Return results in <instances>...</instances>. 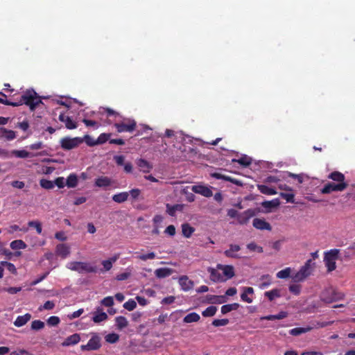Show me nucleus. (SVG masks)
Returning a JSON list of instances; mask_svg holds the SVG:
<instances>
[{"label":"nucleus","instance_id":"1","mask_svg":"<svg viewBox=\"0 0 355 355\" xmlns=\"http://www.w3.org/2000/svg\"><path fill=\"white\" fill-rule=\"evenodd\" d=\"M315 268V263L311 259H308L305 263L297 272L287 267L279 271L276 276L279 279H287L290 277L293 283H300L305 281L313 274Z\"/></svg>","mask_w":355,"mask_h":355},{"label":"nucleus","instance_id":"2","mask_svg":"<svg viewBox=\"0 0 355 355\" xmlns=\"http://www.w3.org/2000/svg\"><path fill=\"white\" fill-rule=\"evenodd\" d=\"M211 278L214 282H225L234 275V269L232 266L218 264L216 269L210 271Z\"/></svg>","mask_w":355,"mask_h":355},{"label":"nucleus","instance_id":"3","mask_svg":"<svg viewBox=\"0 0 355 355\" xmlns=\"http://www.w3.org/2000/svg\"><path fill=\"white\" fill-rule=\"evenodd\" d=\"M15 103L17 104V107L25 104L31 111H34L40 103H42V101L34 90H27L21 96L18 101H15Z\"/></svg>","mask_w":355,"mask_h":355},{"label":"nucleus","instance_id":"4","mask_svg":"<svg viewBox=\"0 0 355 355\" xmlns=\"http://www.w3.org/2000/svg\"><path fill=\"white\" fill-rule=\"evenodd\" d=\"M67 268L79 274L96 273L98 268L89 262L71 261L67 264Z\"/></svg>","mask_w":355,"mask_h":355},{"label":"nucleus","instance_id":"5","mask_svg":"<svg viewBox=\"0 0 355 355\" xmlns=\"http://www.w3.org/2000/svg\"><path fill=\"white\" fill-rule=\"evenodd\" d=\"M339 249H331L324 253V262L328 272H331L336 268V260L338 259Z\"/></svg>","mask_w":355,"mask_h":355},{"label":"nucleus","instance_id":"6","mask_svg":"<svg viewBox=\"0 0 355 355\" xmlns=\"http://www.w3.org/2000/svg\"><path fill=\"white\" fill-rule=\"evenodd\" d=\"M114 126L119 133L132 132L137 127V122L130 118H123L121 121L114 123Z\"/></svg>","mask_w":355,"mask_h":355},{"label":"nucleus","instance_id":"7","mask_svg":"<svg viewBox=\"0 0 355 355\" xmlns=\"http://www.w3.org/2000/svg\"><path fill=\"white\" fill-rule=\"evenodd\" d=\"M91 338L86 345H82L80 349L83 351H96L101 347V338L95 332L90 334Z\"/></svg>","mask_w":355,"mask_h":355},{"label":"nucleus","instance_id":"8","mask_svg":"<svg viewBox=\"0 0 355 355\" xmlns=\"http://www.w3.org/2000/svg\"><path fill=\"white\" fill-rule=\"evenodd\" d=\"M344 294L337 290H324L321 294V300L326 303H331L343 299Z\"/></svg>","mask_w":355,"mask_h":355},{"label":"nucleus","instance_id":"9","mask_svg":"<svg viewBox=\"0 0 355 355\" xmlns=\"http://www.w3.org/2000/svg\"><path fill=\"white\" fill-rule=\"evenodd\" d=\"M83 142L80 137L70 138L69 137H63L60 139V146L63 150H69L78 147Z\"/></svg>","mask_w":355,"mask_h":355},{"label":"nucleus","instance_id":"10","mask_svg":"<svg viewBox=\"0 0 355 355\" xmlns=\"http://www.w3.org/2000/svg\"><path fill=\"white\" fill-rule=\"evenodd\" d=\"M347 186L348 184L347 182H328L320 190V192L322 194H329L333 191H343L347 187Z\"/></svg>","mask_w":355,"mask_h":355},{"label":"nucleus","instance_id":"11","mask_svg":"<svg viewBox=\"0 0 355 355\" xmlns=\"http://www.w3.org/2000/svg\"><path fill=\"white\" fill-rule=\"evenodd\" d=\"M55 253L62 259H66L70 254V248L65 243L57 245L55 248Z\"/></svg>","mask_w":355,"mask_h":355},{"label":"nucleus","instance_id":"12","mask_svg":"<svg viewBox=\"0 0 355 355\" xmlns=\"http://www.w3.org/2000/svg\"><path fill=\"white\" fill-rule=\"evenodd\" d=\"M192 191L207 198L211 197L213 195L212 191L209 187L203 185L193 186Z\"/></svg>","mask_w":355,"mask_h":355},{"label":"nucleus","instance_id":"13","mask_svg":"<svg viewBox=\"0 0 355 355\" xmlns=\"http://www.w3.org/2000/svg\"><path fill=\"white\" fill-rule=\"evenodd\" d=\"M59 120L65 124V127L69 130H73L77 128V123L73 121L72 119L65 115L64 113H61L58 117Z\"/></svg>","mask_w":355,"mask_h":355},{"label":"nucleus","instance_id":"14","mask_svg":"<svg viewBox=\"0 0 355 355\" xmlns=\"http://www.w3.org/2000/svg\"><path fill=\"white\" fill-rule=\"evenodd\" d=\"M211 177H213L217 180H225L227 182H230L237 186L243 185V182L241 180L233 178L230 176L223 175L220 173H211Z\"/></svg>","mask_w":355,"mask_h":355},{"label":"nucleus","instance_id":"15","mask_svg":"<svg viewBox=\"0 0 355 355\" xmlns=\"http://www.w3.org/2000/svg\"><path fill=\"white\" fill-rule=\"evenodd\" d=\"M112 180L107 176H101L95 180L94 185L100 188H106L111 186Z\"/></svg>","mask_w":355,"mask_h":355},{"label":"nucleus","instance_id":"16","mask_svg":"<svg viewBox=\"0 0 355 355\" xmlns=\"http://www.w3.org/2000/svg\"><path fill=\"white\" fill-rule=\"evenodd\" d=\"M253 226L258 230H271V225L269 223L266 222L264 219L256 218L252 222Z\"/></svg>","mask_w":355,"mask_h":355},{"label":"nucleus","instance_id":"17","mask_svg":"<svg viewBox=\"0 0 355 355\" xmlns=\"http://www.w3.org/2000/svg\"><path fill=\"white\" fill-rule=\"evenodd\" d=\"M207 302L210 304H223L227 302V297L225 295H207Z\"/></svg>","mask_w":355,"mask_h":355},{"label":"nucleus","instance_id":"18","mask_svg":"<svg viewBox=\"0 0 355 355\" xmlns=\"http://www.w3.org/2000/svg\"><path fill=\"white\" fill-rule=\"evenodd\" d=\"M80 340V336L78 334H73V335H71L68 336L64 342L62 343V345L63 347H67L70 345H74L77 343H78Z\"/></svg>","mask_w":355,"mask_h":355},{"label":"nucleus","instance_id":"19","mask_svg":"<svg viewBox=\"0 0 355 355\" xmlns=\"http://www.w3.org/2000/svg\"><path fill=\"white\" fill-rule=\"evenodd\" d=\"M240 250L241 248L239 245L231 244L230 248L224 252V254L229 258H239V257L236 254V252Z\"/></svg>","mask_w":355,"mask_h":355},{"label":"nucleus","instance_id":"20","mask_svg":"<svg viewBox=\"0 0 355 355\" xmlns=\"http://www.w3.org/2000/svg\"><path fill=\"white\" fill-rule=\"evenodd\" d=\"M107 315L106 313L103 312L101 309L99 307L96 309V311L94 313L92 320L95 323H100L107 319Z\"/></svg>","mask_w":355,"mask_h":355},{"label":"nucleus","instance_id":"21","mask_svg":"<svg viewBox=\"0 0 355 355\" xmlns=\"http://www.w3.org/2000/svg\"><path fill=\"white\" fill-rule=\"evenodd\" d=\"M0 137L6 139L7 141H11L16 138V133L13 130H8L5 128H1Z\"/></svg>","mask_w":355,"mask_h":355},{"label":"nucleus","instance_id":"22","mask_svg":"<svg viewBox=\"0 0 355 355\" xmlns=\"http://www.w3.org/2000/svg\"><path fill=\"white\" fill-rule=\"evenodd\" d=\"M31 319L30 313H26L24 315H19L14 322V325L17 327H21L25 325Z\"/></svg>","mask_w":355,"mask_h":355},{"label":"nucleus","instance_id":"23","mask_svg":"<svg viewBox=\"0 0 355 355\" xmlns=\"http://www.w3.org/2000/svg\"><path fill=\"white\" fill-rule=\"evenodd\" d=\"M173 270L168 268H159L155 270V275L157 278H165L170 276Z\"/></svg>","mask_w":355,"mask_h":355},{"label":"nucleus","instance_id":"24","mask_svg":"<svg viewBox=\"0 0 355 355\" xmlns=\"http://www.w3.org/2000/svg\"><path fill=\"white\" fill-rule=\"evenodd\" d=\"M129 193L128 191H123L116 193L112 196V200L116 203H123L128 200Z\"/></svg>","mask_w":355,"mask_h":355},{"label":"nucleus","instance_id":"25","mask_svg":"<svg viewBox=\"0 0 355 355\" xmlns=\"http://www.w3.org/2000/svg\"><path fill=\"white\" fill-rule=\"evenodd\" d=\"M137 165L140 170L145 173H149L153 168V166L147 160L142 158L138 159Z\"/></svg>","mask_w":355,"mask_h":355},{"label":"nucleus","instance_id":"26","mask_svg":"<svg viewBox=\"0 0 355 355\" xmlns=\"http://www.w3.org/2000/svg\"><path fill=\"white\" fill-rule=\"evenodd\" d=\"M328 178L332 180L336 183L345 182V177L343 173L339 171H334L328 175Z\"/></svg>","mask_w":355,"mask_h":355},{"label":"nucleus","instance_id":"27","mask_svg":"<svg viewBox=\"0 0 355 355\" xmlns=\"http://www.w3.org/2000/svg\"><path fill=\"white\" fill-rule=\"evenodd\" d=\"M184 205L182 204H176L174 205H166V212L171 216H174L176 211H182Z\"/></svg>","mask_w":355,"mask_h":355},{"label":"nucleus","instance_id":"28","mask_svg":"<svg viewBox=\"0 0 355 355\" xmlns=\"http://www.w3.org/2000/svg\"><path fill=\"white\" fill-rule=\"evenodd\" d=\"M178 282L182 288H192L193 286V282L186 275L180 277Z\"/></svg>","mask_w":355,"mask_h":355},{"label":"nucleus","instance_id":"29","mask_svg":"<svg viewBox=\"0 0 355 355\" xmlns=\"http://www.w3.org/2000/svg\"><path fill=\"white\" fill-rule=\"evenodd\" d=\"M78 177L75 173H71L67 177L66 180V185L69 188H74L78 185Z\"/></svg>","mask_w":355,"mask_h":355},{"label":"nucleus","instance_id":"30","mask_svg":"<svg viewBox=\"0 0 355 355\" xmlns=\"http://www.w3.org/2000/svg\"><path fill=\"white\" fill-rule=\"evenodd\" d=\"M258 189L261 193L268 196L275 195L277 193L275 189L270 188L264 184L258 185Z\"/></svg>","mask_w":355,"mask_h":355},{"label":"nucleus","instance_id":"31","mask_svg":"<svg viewBox=\"0 0 355 355\" xmlns=\"http://www.w3.org/2000/svg\"><path fill=\"white\" fill-rule=\"evenodd\" d=\"M195 229L191 227L189 223H184L182 225V232L184 236L189 238L194 232Z\"/></svg>","mask_w":355,"mask_h":355},{"label":"nucleus","instance_id":"32","mask_svg":"<svg viewBox=\"0 0 355 355\" xmlns=\"http://www.w3.org/2000/svg\"><path fill=\"white\" fill-rule=\"evenodd\" d=\"M239 307V304L238 303H233L230 304H225L222 306L221 307V313L223 314H226L232 311L237 310Z\"/></svg>","mask_w":355,"mask_h":355},{"label":"nucleus","instance_id":"33","mask_svg":"<svg viewBox=\"0 0 355 355\" xmlns=\"http://www.w3.org/2000/svg\"><path fill=\"white\" fill-rule=\"evenodd\" d=\"M10 246L12 250H21L27 247L22 240H15L10 243Z\"/></svg>","mask_w":355,"mask_h":355},{"label":"nucleus","instance_id":"34","mask_svg":"<svg viewBox=\"0 0 355 355\" xmlns=\"http://www.w3.org/2000/svg\"><path fill=\"white\" fill-rule=\"evenodd\" d=\"M116 325L119 329H123L128 325L127 319L123 316H118L115 318Z\"/></svg>","mask_w":355,"mask_h":355},{"label":"nucleus","instance_id":"35","mask_svg":"<svg viewBox=\"0 0 355 355\" xmlns=\"http://www.w3.org/2000/svg\"><path fill=\"white\" fill-rule=\"evenodd\" d=\"M253 294L254 290H245V291L241 295V298L244 302L251 303L252 302Z\"/></svg>","mask_w":355,"mask_h":355},{"label":"nucleus","instance_id":"36","mask_svg":"<svg viewBox=\"0 0 355 355\" xmlns=\"http://www.w3.org/2000/svg\"><path fill=\"white\" fill-rule=\"evenodd\" d=\"M261 205L266 209L275 208L279 205V200L278 198H275L270 201H264Z\"/></svg>","mask_w":355,"mask_h":355},{"label":"nucleus","instance_id":"37","mask_svg":"<svg viewBox=\"0 0 355 355\" xmlns=\"http://www.w3.org/2000/svg\"><path fill=\"white\" fill-rule=\"evenodd\" d=\"M200 315L196 313H191L184 318V322L186 323H191L198 322L200 320Z\"/></svg>","mask_w":355,"mask_h":355},{"label":"nucleus","instance_id":"38","mask_svg":"<svg viewBox=\"0 0 355 355\" xmlns=\"http://www.w3.org/2000/svg\"><path fill=\"white\" fill-rule=\"evenodd\" d=\"M12 153L13 156H15V157H19V158H27V157H32L31 155V154L25 150H12Z\"/></svg>","mask_w":355,"mask_h":355},{"label":"nucleus","instance_id":"39","mask_svg":"<svg viewBox=\"0 0 355 355\" xmlns=\"http://www.w3.org/2000/svg\"><path fill=\"white\" fill-rule=\"evenodd\" d=\"M28 225L30 227H34L38 234H42V223L39 220H31L28 223Z\"/></svg>","mask_w":355,"mask_h":355},{"label":"nucleus","instance_id":"40","mask_svg":"<svg viewBox=\"0 0 355 355\" xmlns=\"http://www.w3.org/2000/svg\"><path fill=\"white\" fill-rule=\"evenodd\" d=\"M217 311L216 306H210L207 307L205 311H202V315L204 317H211L214 316Z\"/></svg>","mask_w":355,"mask_h":355},{"label":"nucleus","instance_id":"41","mask_svg":"<svg viewBox=\"0 0 355 355\" xmlns=\"http://www.w3.org/2000/svg\"><path fill=\"white\" fill-rule=\"evenodd\" d=\"M40 186L45 189H51L54 187L53 182L46 180L41 179L40 181Z\"/></svg>","mask_w":355,"mask_h":355},{"label":"nucleus","instance_id":"42","mask_svg":"<svg viewBox=\"0 0 355 355\" xmlns=\"http://www.w3.org/2000/svg\"><path fill=\"white\" fill-rule=\"evenodd\" d=\"M44 327V322L40 320H36L32 322L31 323V329L34 331H39L42 329Z\"/></svg>","mask_w":355,"mask_h":355},{"label":"nucleus","instance_id":"43","mask_svg":"<svg viewBox=\"0 0 355 355\" xmlns=\"http://www.w3.org/2000/svg\"><path fill=\"white\" fill-rule=\"evenodd\" d=\"M110 133H101L96 139L97 145L103 144L110 139Z\"/></svg>","mask_w":355,"mask_h":355},{"label":"nucleus","instance_id":"44","mask_svg":"<svg viewBox=\"0 0 355 355\" xmlns=\"http://www.w3.org/2000/svg\"><path fill=\"white\" fill-rule=\"evenodd\" d=\"M239 164L243 166H248L252 163V159L246 155H244L239 158L238 160H236Z\"/></svg>","mask_w":355,"mask_h":355},{"label":"nucleus","instance_id":"45","mask_svg":"<svg viewBox=\"0 0 355 355\" xmlns=\"http://www.w3.org/2000/svg\"><path fill=\"white\" fill-rule=\"evenodd\" d=\"M309 330H310V328H302V327H296L294 329H292L290 331V334L292 336H299L302 334L307 332Z\"/></svg>","mask_w":355,"mask_h":355},{"label":"nucleus","instance_id":"46","mask_svg":"<svg viewBox=\"0 0 355 355\" xmlns=\"http://www.w3.org/2000/svg\"><path fill=\"white\" fill-rule=\"evenodd\" d=\"M131 276V270L129 268L126 269L125 272H121L116 276V279L118 281H123L128 279Z\"/></svg>","mask_w":355,"mask_h":355},{"label":"nucleus","instance_id":"47","mask_svg":"<svg viewBox=\"0 0 355 355\" xmlns=\"http://www.w3.org/2000/svg\"><path fill=\"white\" fill-rule=\"evenodd\" d=\"M272 281V278L270 275H263L261 279V282L259 284L260 287H266L270 285Z\"/></svg>","mask_w":355,"mask_h":355},{"label":"nucleus","instance_id":"48","mask_svg":"<svg viewBox=\"0 0 355 355\" xmlns=\"http://www.w3.org/2000/svg\"><path fill=\"white\" fill-rule=\"evenodd\" d=\"M136 306H137V303L132 299L129 300L128 301H127L126 302H125L123 304L124 309H125L126 310H128L129 311H133L136 308Z\"/></svg>","mask_w":355,"mask_h":355},{"label":"nucleus","instance_id":"49","mask_svg":"<svg viewBox=\"0 0 355 355\" xmlns=\"http://www.w3.org/2000/svg\"><path fill=\"white\" fill-rule=\"evenodd\" d=\"M105 338L106 342L109 343H115L119 340V336L116 334L112 333L107 334Z\"/></svg>","mask_w":355,"mask_h":355},{"label":"nucleus","instance_id":"50","mask_svg":"<svg viewBox=\"0 0 355 355\" xmlns=\"http://www.w3.org/2000/svg\"><path fill=\"white\" fill-rule=\"evenodd\" d=\"M280 196L285 199L287 202L293 203L295 201V195L293 193H280Z\"/></svg>","mask_w":355,"mask_h":355},{"label":"nucleus","instance_id":"51","mask_svg":"<svg viewBox=\"0 0 355 355\" xmlns=\"http://www.w3.org/2000/svg\"><path fill=\"white\" fill-rule=\"evenodd\" d=\"M247 248L250 251H257L259 253H262L263 252V248L257 245L254 242L250 243L247 245Z\"/></svg>","mask_w":355,"mask_h":355},{"label":"nucleus","instance_id":"52","mask_svg":"<svg viewBox=\"0 0 355 355\" xmlns=\"http://www.w3.org/2000/svg\"><path fill=\"white\" fill-rule=\"evenodd\" d=\"M0 95L2 96L3 97H4V98H1L0 97V103L4 104L6 105H11V106H13V107H17V104L15 103V102L10 101L7 100L6 98V94H4L2 92H0Z\"/></svg>","mask_w":355,"mask_h":355},{"label":"nucleus","instance_id":"53","mask_svg":"<svg viewBox=\"0 0 355 355\" xmlns=\"http://www.w3.org/2000/svg\"><path fill=\"white\" fill-rule=\"evenodd\" d=\"M279 290H271L270 291L266 292L265 295L270 300H273L275 298L279 297Z\"/></svg>","mask_w":355,"mask_h":355},{"label":"nucleus","instance_id":"54","mask_svg":"<svg viewBox=\"0 0 355 355\" xmlns=\"http://www.w3.org/2000/svg\"><path fill=\"white\" fill-rule=\"evenodd\" d=\"M0 264L3 266V267H6V269L10 271L12 273L16 272V268L15 265L12 263L7 262V261H1Z\"/></svg>","mask_w":355,"mask_h":355},{"label":"nucleus","instance_id":"55","mask_svg":"<svg viewBox=\"0 0 355 355\" xmlns=\"http://www.w3.org/2000/svg\"><path fill=\"white\" fill-rule=\"evenodd\" d=\"M82 139H83V141H85L89 146H94L97 145L96 140L94 139L91 136L88 135H85Z\"/></svg>","mask_w":355,"mask_h":355},{"label":"nucleus","instance_id":"56","mask_svg":"<svg viewBox=\"0 0 355 355\" xmlns=\"http://www.w3.org/2000/svg\"><path fill=\"white\" fill-rule=\"evenodd\" d=\"M17 231H22L24 232H26L28 231V229L26 227L20 228L19 226L17 225H12L10 226H9V227L8 229V232L10 234H12Z\"/></svg>","mask_w":355,"mask_h":355},{"label":"nucleus","instance_id":"57","mask_svg":"<svg viewBox=\"0 0 355 355\" xmlns=\"http://www.w3.org/2000/svg\"><path fill=\"white\" fill-rule=\"evenodd\" d=\"M156 257L155 254L153 252L148 254H140L137 256V258L141 261H146L148 259H154Z\"/></svg>","mask_w":355,"mask_h":355},{"label":"nucleus","instance_id":"58","mask_svg":"<svg viewBox=\"0 0 355 355\" xmlns=\"http://www.w3.org/2000/svg\"><path fill=\"white\" fill-rule=\"evenodd\" d=\"M228 323V319H216L212 321V325H214V327L225 326Z\"/></svg>","mask_w":355,"mask_h":355},{"label":"nucleus","instance_id":"59","mask_svg":"<svg viewBox=\"0 0 355 355\" xmlns=\"http://www.w3.org/2000/svg\"><path fill=\"white\" fill-rule=\"evenodd\" d=\"M129 196H130L131 199L132 200H136L138 199L139 196L141 194V190L139 189H132L128 191Z\"/></svg>","mask_w":355,"mask_h":355},{"label":"nucleus","instance_id":"60","mask_svg":"<svg viewBox=\"0 0 355 355\" xmlns=\"http://www.w3.org/2000/svg\"><path fill=\"white\" fill-rule=\"evenodd\" d=\"M60 322V318L58 316H51L47 320V324L50 326H56Z\"/></svg>","mask_w":355,"mask_h":355},{"label":"nucleus","instance_id":"61","mask_svg":"<svg viewBox=\"0 0 355 355\" xmlns=\"http://www.w3.org/2000/svg\"><path fill=\"white\" fill-rule=\"evenodd\" d=\"M101 304L105 306L110 307L114 304L113 297H106L101 301Z\"/></svg>","mask_w":355,"mask_h":355},{"label":"nucleus","instance_id":"62","mask_svg":"<svg viewBox=\"0 0 355 355\" xmlns=\"http://www.w3.org/2000/svg\"><path fill=\"white\" fill-rule=\"evenodd\" d=\"M13 156L12 151L6 149L0 148V157L4 159L10 158Z\"/></svg>","mask_w":355,"mask_h":355},{"label":"nucleus","instance_id":"63","mask_svg":"<svg viewBox=\"0 0 355 355\" xmlns=\"http://www.w3.org/2000/svg\"><path fill=\"white\" fill-rule=\"evenodd\" d=\"M58 188H63L64 187V178L63 177L57 178L53 182Z\"/></svg>","mask_w":355,"mask_h":355},{"label":"nucleus","instance_id":"64","mask_svg":"<svg viewBox=\"0 0 355 355\" xmlns=\"http://www.w3.org/2000/svg\"><path fill=\"white\" fill-rule=\"evenodd\" d=\"M237 220L240 224L244 225L246 224L250 219L247 218L246 216H245L244 213L243 212L239 214Z\"/></svg>","mask_w":355,"mask_h":355}]
</instances>
